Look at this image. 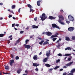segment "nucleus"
<instances>
[{
    "mask_svg": "<svg viewBox=\"0 0 75 75\" xmlns=\"http://www.w3.org/2000/svg\"><path fill=\"white\" fill-rule=\"evenodd\" d=\"M47 18V16H45V13H43L42 15V16H40V18H41L42 21L45 20Z\"/></svg>",
    "mask_w": 75,
    "mask_h": 75,
    "instance_id": "obj_1",
    "label": "nucleus"
},
{
    "mask_svg": "<svg viewBox=\"0 0 75 75\" xmlns=\"http://www.w3.org/2000/svg\"><path fill=\"white\" fill-rule=\"evenodd\" d=\"M75 71V69H71V71H70V73L68 74L67 75H73L74 72Z\"/></svg>",
    "mask_w": 75,
    "mask_h": 75,
    "instance_id": "obj_2",
    "label": "nucleus"
},
{
    "mask_svg": "<svg viewBox=\"0 0 75 75\" xmlns=\"http://www.w3.org/2000/svg\"><path fill=\"white\" fill-rule=\"evenodd\" d=\"M52 27H53V28H56L59 29V27H58V26L55 24H52Z\"/></svg>",
    "mask_w": 75,
    "mask_h": 75,
    "instance_id": "obj_3",
    "label": "nucleus"
},
{
    "mask_svg": "<svg viewBox=\"0 0 75 75\" xmlns=\"http://www.w3.org/2000/svg\"><path fill=\"white\" fill-rule=\"evenodd\" d=\"M68 19L71 21H74V17L71 16L69 15L68 17Z\"/></svg>",
    "mask_w": 75,
    "mask_h": 75,
    "instance_id": "obj_4",
    "label": "nucleus"
},
{
    "mask_svg": "<svg viewBox=\"0 0 75 75\" xmlns=\"http://www.w3.org/2000/svg\"><path fill=\"white\" fill-rule=\"evenodd\" d=\"M74 30H75V28L73 27L69 28H68V30L69 31H70V32H72V31H74Z\"/></svg>",
    "mask_w": 75,
    "mask_h": 75,
    "instance_id": "obj_5",
    "label": "nucleus"
},
{
    "mask_svg": "<svg viewBox=\"0 0 75 75\" xmlns=\"http://www.w3.org/2000/svg\"><path fill=\"white\" fill-rule=\"evenodd\" d=\"M64 20H62L61 19H59V23L62 25H65V23L63 22Z\"/></svg>",
    "mask_w": 75,
    "mask_h": 75,
    "instance_id": "obj_6",
    "label": "nucleus"
},
{
    "mask_svg": "<svg viewBox=\"0 0 75 75\" xmlns=\"http://www.w3.org/2000/svg\"><path fill=\"white\" fill-rule=\"evenodd\" d=\"M49 18L50 20H55L56 18L52 16H50L49 17Z\"/></svg>",
    "mask_w": 75,
    "mask_h": 75,
    "instance_id": "obj_7",
    "label": "nucleus"
},
{
    "mask_svg": "<svg viewBox=\"0 0 75 75\" xmlns=\"http://www.w3.org/2000/svg\"><path fill=\"white\" fill-rule=\"evenodd\" d=\"M51 54V50H49V52H47L46 53V55L47 57H50V55Z\"/></svg>",
    "mask_w": 75,
    "mask_h": 75,
    "instance_id": "obj_8",
    "label": "nucleus"
},
{
    "mask_svg": "<svg viewBox=\"0 0 75 75\" xmlns=\"http://www.w3.org/2000/svg\"><path fill=\"white\" fill-rule=\"evenodd\" d=\"M14 60L12 59L10 61V64L11 66H12L13 65V63H14Z\"/></svg>",
    "mask_w": 75,
    "mask_h": 75,
    "instance_id": "obj_9",
    "label": "nucleus"
},
{
    "mask_svg": "<svg viewBox=\"0 0 75 75\" xmlns=\"http://www.w3.org/2000/svg\"><path fill=\"white\" fill-rule=\"evenodd\" d=\"M49 59V58L48 57H46L43 60V62H46L47 61L48 59Z\"/></svg>",
    "mask_w": 75,
    "mask_h": 75,
    "instance_id": "obj_10",
    "label": "nucleus"
},
{
    "mask_svg": "<svg viewBox=\"0 0 75 75\" xmlns=\"http://www.w3.org/2000/svg\"><path fill=\"white\" fill-rule=\"evenodd\" d=\"M25 48H27V49H30L31 48V46L30 45H26L25 46Z\"/></svg>",
    "mask_w": 75,
    "mask_h": 75,
    "instance_id": "obj_11",
    "label": "nucleus"
},
{
    "mask_svg": "<svg viewBox=\"0 0 75 75\" xmlns=\"http://www.w3.org/2000/svg\"><path fill=\"white\" fill-rule=\"evenodd\" d=\"M46 34L48 36H50V35H52V33L50 32H46Z\"/></svg>",
    "mask_w": 75,
    "mask_h": 75,
    "instance_id": "obj_12",
    "label": "nucleus"
},
{
    "mask_svg": "<svg viewBox=\"0 0 75 75\" xmlns=\"http://www.w3.org/2000/svg\"><path fill=\"white\" fill-rule=\"evenodd\" d=\"M59 19H62V20H64V17L62 15H60L59 16ZM61 18V19H59Z\"/></svg>",
    "mask_w": 75,
    "mask_h": 75,
    "instance_id": "obj_13",
    "label": "nucleus"
},
{
    "mask_svg": "<svg viewBox=\"0 0 75 75\" xmlns=\"http://www.w3.org/2000/svg\"><path fill=\"white\" fill-rule=\"evenodd\" d=\"M64 42L62 43V44H61V43L59 42L58 44V46H57V48H59V47L60 46H62V45H63L64 44Z\"/></svg>",
    "mask_w": 75,
    "mask_h": 75,
    "instance_id": "obj_14",
    "label": "nucleus"
},
{
    "mask_svg": "<svg viewBox=\"0 0 75 75\" xmlns=\"http://www.w3.org/2000/svg\"><path fill=\"white\" fill-rule=\"evenodd\" d=\"M37 57H38L37 55H34V57H33V59L34 60H37V59H38V58Z\"/></svg>",
    "mask_w": 75,
    "mask_h": 75,
    "instance_id": "obj_15",
    "label": "nucleus"
},
{
    "mask_svg": "<svg viewBox=\"0 0 75 75\" xmlns=\"http://www.w3.org/2000/svg\"><path fill=\"white\" fill-rule=\"evenodd\" d=\"M72 64H73V62H69L66 64V66H71Z\"/></svg>",
    "mask_w": 75,
    "mask_h": 75,
    "instance_id": "obj_16",
    "label": "nucleus"
},
{
    "mask_svg": "<svg viewBox=\"0 0 75 75\" xmlns=\"http://www.w3.org/2000/svg\"><path fill=\"white\" fill-rule=\"evenodd\" d=\"M41 1H42L41 0H40V1H38L37 2V5L38 6H40V3H41Z\"/></svg>",
    "mask_w": 75,
    "mask_h": 75,
    "instance_id": "obj_17",
    "label": "nucleus"
},
{
    "mask_svg": "<svg viewBox=\"0 0 75 75\" xmlns=\"http://www.w3.org/2000/svg\"><path fill=\"white\" fill-rule=\"evenodd\" d=\"M33 28H38V26H36L35 25H33L32 26Z\"/></svg>",
    "mask_w": 75,
    "mask_h": 75,
    "instance_id": "obj_18",
    "label": "nucleus"
},
{
    "mask_svg": "<svg viewBox=\"0 0 75 75\" xmlns=\"http://www.w3.org/2000/svg\"><path fill=\"white\" fill-rule=\"evenodd\" d=\"M5 68L6 70L8 71L9 69V67L8 66H5Z\"/></svg>",
    "mask_w": 75,
    "mask_h": 75,
    "instance_id": "obj_19",
    "label": "nucleus"
},
{
    "mask_svg": "<svg viewBox=\"0 0 75 75\" xmlns=\"http://www.w3.org/2000/svg\"><path fill=\"white\" fill-rule=\"evenodd\" d=\"M33 65L34 67H37V66H39V65L38 64H37V63H35L33 64Z\"/></svg>",
    "mask_w": 75,
    "mask_h": 75,
    "instance_id": "obj_20",
    "label": "nucleus"
},
{
    "mask_svg": "<svg viewBox=\"0 0 75 75\" xmlns=\"http://www.w3.org/2000/svg\"><path fill=\"white\" fill-rule=\"evenodd\" d=\"M22 70L21 69H19L17 71V72L18 74H20V72Z\"/></svg>",
    "mask_w": 75,
    "mask_h": 75,
    "instance_id": "obj_21",
    "label": "nucleus"
},
{
    "mask_svg": "<svg viewBox=\"0 0 75 75\" xmlns=\"http://www.w3.org/2000/svg\"><path fill=\"white\" fill-rule=\"evenodd\" d=\"M54 37H58V36L56 35H54L51 36V38H54Z\"/></svg>",
    "mask_w": 75,
    "mask_h": 75,
    "instance_id": "obj_22",
    "label": "nucleus"
},
{
    "mask_svg": "<svg viewBox=\"0 0 75 75\" xmlns=\"http://www.w3.org/2000/svg\"><path fill=\"white\" fill-rule=\"evenodd\" d=\"M49 44V43L48 42H47V41H46L44 42L43 45H46V44Z\"/></svg>",
    "mask_w": 75,
    "mask_h": 75,
    "instance_id": "obj_23",
    "label": "nucleus"
},
{
    "mask_svg": "<svg viewBox=\"0 0 75 75\" xmlns=\"http://www.w3.org/2000/svg\"><path fill=\"white\" fill-rule=\"evenodd\" d=\"M65 40L66 41H69V40H70V39H69V37H65Z\"/></svg>",
    "mask_w": 75,
    "mask_h": 75,
    "instance_id": "obj_24",
    "label": "nucleus"
},
{
    "mask_svg": "<svg viewBox=\"0 0 75 75\" xmlns=\"http://www.w3.org/2000/svg\"><path fill=\"white\" fill-rule=\"evenodd\" d=\"M72 50V49L70 47H67L65 49V50Z\"/></svg>",
    "mask_w": 75,
    "mask_h": 75,
    "instance_id": "obj_25",
    "label": "nucleus"
},
{
    "mask_svg": "<svg viewBox=\"0 0 75 75\" xmlns=\"http://www.w3.org/2000/svg\"><path fill=\"white\" fill-rule=\"evenodd\" d=\"M27 6L28 7L30 8V9L33 8V6H31V5H30V4H28L27 5Z\"/></svg>",
    "mask_w": 75,
    "mask_h": 75,
    "instance_id": "obj_26",
    "label": "nucleus"
},
{
    "mask_svg": "<svg viewBox=\"0 0 75 75\" xmlns=\"http://www.w3.org/2000/svg\"><path fill=\"white\" fill-rule=\"evenodd\" d=\"M45 65L47 67H51V65L48 64H45Z\"/></svg>",
    "mask_w": 75,
    "mask_h": 75,
    "instance_id": "obj_27",
    "label": "nucleus"
},
{
    "mask_svg": "<svg viewBox=\"0 0 75 75\" xmlns=\"http://www.w3.org/2000/svg\"><path fill=\"white\" fill-rule=\"evenodd\" d=\"M12 9H14L16 8V5H13L11 6Z\"/></svg>",
    "mask_w": 75,
    "mask_h": 75,
    "instance_id": "obj_28",
    "label": "nucleus"
},
{
    "mask_svg": "<svg viewBox=\"0 0 75 75\" xmlns=\"http://www.w3.org/2000/svg\"><path fill=\"white\" fill-rule=\"evenodd\" d=\"M29 41L30 40L28 39H27L25 41V44H28V42H29Z\"/></svg>",
    "mask_w": 75,
    "mask_h": 75,
    "instance_id": "obj_29",
    "label": "nucleus"
},
{
    "mask_svg": "<svg viewBox=\"0 0 75 75\" xmlns=\"http://www.w3.org/2000/svg\"><path fill=\"white\" fill-rule=\"evenodd\" d=\"M15 59L16 60H18V59H19V57L18 56H16L15 57Z\"/></svg>",
    "mask_w": 75,
    "mask_h": 75,
    "instance_id": "obj_30",
    "label": "nucleus"
},
{
    "mask_svg": "<svg viewBox=\"0 0 75 75\" xmlns=\"http://www.w3.org/2000/svg\"><path fill=\"white\" fill-rule=\"evenodd\" d=\"M58 68H59V66H57L55 67V68H54V69L56 70V69H58Z\"/></svg>",
    "mask_w": 75,
    "mask_h": 75,
    "instance_id": "obj_31",
    "label": "nucleus"
},
{
    "mask_svg": "<svg viewBox=\"0 0 75 75\" xmlns=\"http://www.w3.org/2000/svg\"><path fill=\"white\" fill-rule=\"evenodd\" d=\"M5 34H0V37H4V35Z\"/></svg>",
    "mask_w": 75,
    "mask_h": 75,
    "instance_id": "obj_32",
    "label": "nucleus"
},
{
    "mask_svg": "<svg viewBox=\"0 0 75 75\" xmlns=\"http://www.w3.org/2000/svg\"><path fill=\"white\" fill-rule=\"evenodd\" d=\"M34 10L33 9H32L31 8H30V12H32V13H33V12H34Z\"/></svg>",
    "mask_w": 75,
    "mask_h": 75,
    "instance_id": "obj_33",
    "label": "nucleus"
},
{
    "mask_svg": "<svg viewBox=\"0 0 75 75\" xmlns=\"http://www.w3.org/2000/svg\"><path fill=\"white\" fill-rule=\"evenodd\" d=\"M72 40H75V36H73L72 37Z\"/></svg>",
    "mask_w": 75,
    "mask_h": 75,
    "instance_id": "obj_34",
    "label": "nucleus"
},
{
    "mask_svg": "<svg viewBox=\"0 0 75 75\" xmlns=\"http://www.w3.org/2000/svg\"><path fill=\"white\" fill-rule=\"evenodd\" d=\"M71 55L70 54H65L64 56H70Z\"/></svg>",
    "mask_w": 75,
    "mask_h": 75,
    "instance_id": "obj_35",
    "label": "nucleus"
},
{
    "mask_svg": "<svg viewBox=\"0 0 75 75\" xmlns=\"http://www.w3.org/2000/svg\"><path fill=\"white\" fill-rule=\"evenodd\" d=\"M19 42H20V39H18L16 42V43L17 44H18Z\"/></svg>",
    "mask_w": 75,
    "mask_h": 75,
    "instance_id": "obj_36",
    "label": "nucleus"
},
{
    "mask_svg": "<svg viewBox=\"0 0 75 75\" xmlns=\"http://www.w3.org/2000/svg\"><path fill=\"white\" fill-rule=\"evenodd\" d=\"M57 38H53L52 39V40L53 41H55V40H57Z\"/></svg>",
    "mask_w": 75,
    "mask_h": 75,
    "instance_id": "obj_37",
    "label": "nucleus"
},
{
    "mask_svg": "<svg viewBox=\"0 0 75 75\" xmlns=\"http://www.w3.org/2000/svg\"><path fill=\"white\" fill-rule=\"evenodd\" d=\"M16 25V24L15 23H13L12 24V27H14V28L15 27H14V25Z\"/></svg>",
    "mask_w": 75,
    "mask_h": 75,
    "instance_id": "obj_38",
    "label": "nucleus"
},
{
    "mask_svg": "<svg viewBox=\"0 0 75 75\" xmlns=\"http://www.w3.org/2000/svg\"><path fill=\"white\" fill-rule=\"evenodd\" d=\"M53 70V69L51 68L49 69V72H51V71Z\"/></svg>",
    "mask_w": 75,
    "mask_h": 75,
    "instance_id": "obj_39",
    "label": "nucleus"
},
{
    "mask_svg": "<svg viewBox=\"0 0 75 75\" xmlns=\"http://www.w3.org/2000/svg\"><path fill=\"white\" fill-rule=\"evenodd\" d=\"M38 38V40H42V38H41L40 37H39Z\"/></svg>",
    "mask_w": 75,
    "mask_h": 75,
    "instance_id": "obj_40",
    "label": "nucleus"
},
{
    "mask_svg": "<svg viewBox=\"0 0 75 75\" xmlns=\"http://www.w3.org/2000/svg\"><path fill=\"white\" fill-rule=\"evenodd\" d=\"M57 55H58V56H59V57H62V54H61V53H59L57 54Z\"/></svg>",
    "mask_w": 75,
    "mask_h": 75,
    "instance_id": "obj_41",
    "label": "nucleus"
},
{
    "mask_svg": "<svg viewBox=\"0 0 75 75\" xmlns=\"http://www.w3.org/2000/svg\"><path fill=\"white\" fill-rule=\"evenodd\" d=\"M23 33H24V31H21L20 32V33L21 34H22Z\"/></svg>",
    "mask_w": 75,
    "mask_h": 75,
    "instance_id": "obj_42",
    "label": "nucleus"
},
{
    "mask_svg": "<svg viewBox=\"0 0 75 75\" xmlns=\"http://www.w3.org/2000/svg\"><path fill=\"white\" fill-rule=\"evenodd\" d=\"M60 61V59H58L57 60H56V63H57V62H59Z\"/></svg>",
    "mask_w": 75,
    "mask_h": 75,
    "instance_id": "obj_43",
    "label": "nucleus"
},
{
    "mask_svg": "<svg viewBox=\"0 0 75 75\" xmlns=\"http://www.w3.org/2000/svg\"><path fill=\"white\" fill-rule=\"evenodd\" d=\"M12 16H13V15H9L8 16L9 18H11V17H12Z\"/></svg>",
    "mask_w": 75,
    "mask_h": 75,
    "instance_id": "obj_44",
    "label": "nucleus"
},
{
    "mask_svg": "<svg viewBox=\"0 0 75 75\" xmlns=\"http://www.w3.org/2000/svg\"><path fill=\"white\" fill-rule=\"evenodd\" d=\"M67 73L66 72L64 73L63 74V75H67Z\"/></svg>",
    "mask_w": 75,
    "mask_h": 75,
    "instance_id": "obj_45",
    "label": "nucleus"
},
{
    "mask_svg": "<svg viewBox=\"0 0 75 75\" xmlns=\"http://www.w3.org/2000/svg\"><path fill=\"white\" fill-rule=\"evenodd\" d=\"M66 21L67 23V24H69V23H70V22H69V21Z\"/></svg>",
    "mask_w": 75,
    "mask_h": 75,
    "instance_id": "obj_46",
    "label": "nucleus"
},
{
    "mask_svg": "<svg viewBox=\"0 0 75 75\" xmlns=\"http://www.w3.org/2000/svg\"><path fill=\"white\" fill-rule=\"evenodd\" d=\"M33 37H34V35L30 36V38H33Z\"/></svg>",
    "mask_w": 75,
    "mask_h": 75,
    "instance_id": "obj_47",
    "label": "nucleus"
},
{
    "mask_svg": "<svg viewBox=\"0 0 75 75\" xmlns=\"http://www.w3.org/2000/svg\"><path fill=\"white\" fill-rule=\"evenodd\" d=\"M15 26L16 27H18L19 26V24H16L15 25Z\"/></svg>",
    "mask_w": 75,
    "mask_h": 75,
    "instance_id": "obj_48",
    "label": "nucleus"
},
{
    "mask_svg": "<svg viewBox=\"0 0 75 75\" xmlns=\"http://www.w3.org/2000/svg\"><path fill=\"white\" fill-rule=\"evenodd\" d=\"M10 40H8V44H10Z\"/></svg>",
    "mask_w": 75,
    "mask_h": 75,
    "instance_id": "obj_49",
    "label": "nucleus"
},
{
    "mask_svg": "<svg viewBox=\"0 0 75 75\" xmlns=\"http://www.w3.org/2000/svg\"><path fill=\"white\" fill-rule=\"evenodd\" d=\"M60 12L61 13H64V11H63V10H60Z\"/></svg>",
    "mask_w": 75,
    "mask_h": 75,
    "instance_id": "obj_50",
    "label": "nucleus"
},
{
    "mask_svg": "<svg viewBox=\"0 0 75 75\" xmlns=\"http://www.w3.org/2000/svg\"><path fill=\"white\" fill-rule=\"evenodd\" d=\"M20 10H21V8H20L18 10V13H20Z\"/></svg>",
    "mask_w": 75,
    "mask_h": 75,
    "instance_id": "obj_51",
    "label": "nucleus"
},
{
    "mask_svg": "<svg viewBox=\"0 0 75 75\" xmlns=\"http://www.w3.org/2000/svg\"><path fill=\"white\" fill-rule=\"evenodd\" d=\"M39 44H40V45H42V42H39Z\"/></svg>",
    "mask_w": 75,
    "mask_h": 75,
    "instance_id": "obj_52",
    "label": "nucleus"
},
{
    "mask_svg": "<svg viewBox=\"0 0 75 75\" xmlns=\"http://www.w3.org/2000/svg\"><path fill=\"white\" fill-rule=\"evenodd\" d=\"M35 71H38V69L36 68L35 69Z\"/></svg>",
    "mask_w": 75,
    "mask_h": 75,
    "instance_id": "obj_53",
    "label": "nucleus"
},
{
    "mask_svg": "<svg viewBox=\"0 0 75 75\" xmlns=\"http://www.w3.org/2000/svg\"><path fill=\"white\" fill-rule=\"evenodd\" d=\"M68 60L69 61H71V58H69L68 59Z\"/></svg>",
    "mask_w": 75,
    "mask_h": 75,
    "instance_id": "obj_54",
    "label": "nucleus"
},
{
    "mask_svg": "<svg viewBox=\"0 0 75 75\" xmlns=\"http://www.w3.org/2000/svg\"><path fill=\"white\" fill-rule=\"evenodd\" d=\"M25 73H26V74H28V71L27 70H25Z\"/></svg>",
    "mask_w": 75,
    "mask_h": 75,
    "instance_id": "obj_55",
    "label": "nucleus"
},
{
    "mask_svg": "<svg viewBox=\"0 0 75 75\" xmlns=\"http://www.w3.org/2000/svg\"><path fill=\"white\" fill-rule=\"evenodd\" d=\"M10 12L11 13H13V14H14V12H13V11H11Z\"/></svg>",
    "mask_w": 75,
    "mask_h": 75,
    "instance_id": "obj_56",
    "label": "nucleus"
},
{
    "mask_svg": "<svg viewBox=\"0 0 75 75\" xmlns=\"http://www.w3.org/2000/svg\"><path fill=\"white\" fill-rule=\"evenodd\" d=\"M34 20H35V21H37V18H34Z\"/></svg>",
    "mask_w": 75,
    "mask_h": 75,
    "instance_id": "obj_57",
    "label": "nucleus"
},
{
    "mask_svg": "<svg viewBox=\"0 0 75 75\" xmlns=\"http://www.w3.org/2000/svg\"><path fill=\"white\" fill-rule=\"evenodd\" d=\"M55 35H59V34L58 33H56Z\"/></svg>",
    "mask_w": 75,
    "mask_h": 75,
    "instance_id": "obj_58",
    "label": "nucleus"
},
{
    "mask_svg": "<svg viewBox=\"0 0 75 75\" xmlns=\"http://www.w3.org/2000/svg\"><path fill=\"white\" fill-rule=\"evenodd\" d=\"M11 56L12 58H14V56L13 55V54H11Z\"/></svg>",
    "mask_w": 75,
    "mask_h": 75,
    "instance_id": "obj_59",
    "label": "nucleus"
},
{
    "mask_svg": "<svg viewBox=\"0 0 75 75\" xmlns=\"http://www.w3.org/2000/svg\"><path fill=\"white\" fill-rule=\"evenodd\" d=\"M60 71H63V69H59Z\"/></svg>",
    "mask_w": 75,
    "mask_h": 75,
    "instance_id": "obj_60",
    "label": "nucleus"
},
{
    "mask_svg": "<svg viewBox=\"0 0 75 75\" xmlns=\"http://www.w3.org/2000/svg\"><path fill=\"white\" fill-rule=\"evenodd\" d=\"M12 37V35H11V36H9L8 37V38H11Z\"/></svg>",
    "mask_w": 75,
    "mask_h": 75,
    "instance_id": "obj_61",
    "label": "nucleus"
},
{
    "mask_svg": "<svg viewBox=\"0 0 75 75\" xmlns=\"http://www.w3.org/2000/svg\"><path fill=\"white\" fill-rule=\"evenodd\" d=\"M12 18L13 20H16V18L14 17H13Z\"/></svg>",
    "mask_w": 75,
    "mask_h": 75,
    "instance_id": "obj_62",
    "label": "nucleus"
},
{
    "mask_svg": "<svg viewBox=\"0 0 75 75\" xmlns=\"http://www.w3.org/2000/svg\"><path fill=\"white\" fill-rule=\"evenodd\" d=\"M41 42L43 44V42H44V41L43 40H41Z\"/></svg>",
    "mask_w": 75,
    "mask_h": 75,
    "instance_id": "obj_63",
    "label": "nucleus"
},
{
    "mask_svg": "<svg viewBox=\"0 0 75 75\" xmlns=\"http://www.w3.org/2000/svg\"><path fill=\"white\" fill-rule=\"evenodd\" d=\"M0 5H3V4L2 3H0Z\"/></svg>",
    "mask_w": 75,
    "mask_h": 75,
    "instance_id": "obj_64",
    "label": "nucleus"
}]
</instances>
